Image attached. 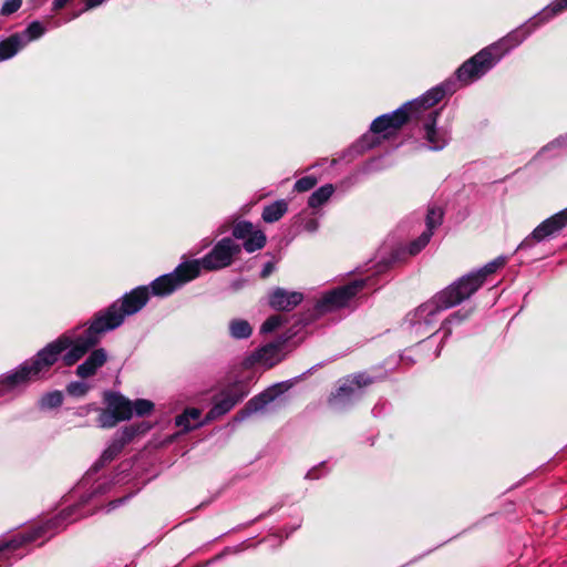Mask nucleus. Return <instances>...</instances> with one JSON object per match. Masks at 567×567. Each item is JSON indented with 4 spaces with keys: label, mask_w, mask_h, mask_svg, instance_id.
I'll return each instance as SVG.
<instances>
[{
    "label": "nucleus",
    "mask_w": 567,
    "mask_h": 567,
    "mask_svg": "<svg viewBox=\"0 0 567 567\" xmlns=\"http://www.w3.org/2000/svg\"><path fill=\"white\" fill-rule=\"evenodd\" d=\"M506 264L505 257H498L476 272L462 277L433 299L421 305L408 315V321L420 337L432 334L437 315L471 297L484 282L487 275L495 272Z\"/></svg>",
    "instance_id": "nucleus-1"
},
{
    "label": "nucleus",
    "mask_w": 567,
    "mask_h": 567,
    "mask_svg": "<svg viewBox=\"0 0 567 567\" xmlns=\"http://www.w3.org/2000/svg\"><path fill=\"white\" fill-rule=\"evenodd\" d=\"M241 251V246L231 238L219 240L212 251L200 260H190L181 264L173 272L164 275L151 285L156 296H166L193 280L199 275L200 268L206 270H218L233 264L234 258Z\"/></svg>",
    "instance_id": "nucleus-2"
},
{
    "label": "nucleus",
    "mask_w": 567,
    "mask_h": 567,
    "mask_svg": "<svg viewBox=\"0 0 567 567\" xmlns=\"http://www.w3.org/2000/svg\"><path fill=\"white\" fill-rule=\"evenodd\" d=\"M526 35L527 32L519 29L508 34L499 42L483 49L458 68V80L463 83L477 80L485 74L506 51L519 44Z\"/></svg>",
    "instance_id": "nucleus-3"
},
{
    "label": "nucleus",
    "mask_w": 567,
    "mask_h": 567,
    "mask_svg": "<svg viewBox=\"0 0 567 567\" xmlns=\"http://www.w3.org/2000/svg\"><path fill=\"white\" fill-rule=\"evenodd\" d=\"M60 344L61 342L54 343L39 351L32 360L22 363L16 371L0 377V396L43 378L55 361Z\"/></svg>",
    "instance_id": "nucleus-4"
},
{
    "label": "nucleus",
    "mask_w": 567,
    "mask_h": 567,
    "mask_svg": "<svg viewBox=\"0 0 567 567\" xmlns=\"http://www.w3.org/2000/svg\"><path fill=\"white\" fill-rule=\"evenodd\" d=\"M445 95V90L442 86L434 87L427 91L420 99L404 104L396 111L384 114L375 118L371 124V131L381 133L384 136L391 135L400 128L409 118L415 116L421 117L423 112L439 103Z\"/></svg>",
    "instance_id": "nucleus-5"
},
{
    "label": "nucleus",
    "mask_w": 567,
    "mask_h": 567,
    "mask_svg": "<svg viewBox=\"0 0 567 567\" xmlns=\"http://www.w3.org/2000/svg\"><path fill=\"white\" fill-rule=\"evenodd\" d=\"M121 326V318H115L111 323L102 324V318H95L91 326L84 330L81 334L74 338L70 336H62L55 341L49 343L43 350L48 349L54 343H60L61 349L58 351L55 361L50 368L58 361L61 353L69 349L70 350L62 357L63 363L68 367L73 365L79 361L92 347H94L101 339L102 334L109 330H113Z\"/></svg>",
    "instance_id": "nucleus-6"
},
{
    "label": "nucleus",
    "mask_w": 567,
    "mask_h": 567,
    "mask_svg": "<svg viewBox=\"0 0 567 567\" xmlns=\"http://www.w3.org/2000/svg\"><path fill=\"white\" fill-rule=\"evenodd\" d=\"M148 300L147 287H138L125 295L121 301L114 302L104 312H100L95 318H102V324H107L115 318H121V323L126 316L140 311Z\"/></svg>",
    "instance_id": "nucleus-7"
},
{
    "label": "nucleus",
    "mask_w": 567,
    "mask_h": 567,
    "mask_svg": "<svg viewBox=\"0 0 567 567\" xmlns=\"http://www.w3.org/2000/svg\"><path fill=\"white\" fill-rule=\"evenodd\" d=\"M364 286L365 280H355L327 292L317 303L318 311L324 313L346 307Z\"/></svg>",
    "instance_id": "nucleus-8"
},
{
    "label": "nucleus",
    "mask_w": 567,
    "mask_h": 567,
    "mask_svg": "<svg viewBox=\"0 0 567 567\" xmlns=\"http://www.w3.org/2000/svg\"><path fill=\"white\" fill-rule=\"evenodd\" d=\"M247 391L239 384H234L219 393L215 400L214 405L205 417V422L216 420L227 412H229L239 401L246 395Z\"/></svg>",
    "instance_id": "nucleus-9"
},
{
    "label": "nucleus",
    "mask_w": 567,
    "mask_h": 567,
    "mask_svg": "<svg viewBox=\"0 0 567 567\" xmlns=\"http://www.w3.org/2000/svg\"><path fill=\"white\" fill-rule=\"evenodd\" d=\"M567 225V208L561 212L555 214L554 216L544 220L540 225H538L530 236L525 238L518 248H527L532 246V241H542L547 237L554 235L559 231Z\"/></svg>",
    "instance_id": "nucleus-10"
},
{
    "label": "nucleus",
    "mask_w": 567,
    "mask_h": 567,
    "mask_svg": "<svg viewBox=\"0 0 567 567\" xmlns=\"http://www.w3.org/2000/svg\"><path fill=\"white\" fill-rule=\"evenodd\" d=\"M369 383L370 380L362 374L346 380L338 388L336 393L332 394V396L330 398V403L336 408L344 405L346 403L352 401L353 399L359 398L361 395V389Z\"/></svg>",
    "instance_id": "nucleus-11"
},
{
    "label": "nucleus",
    "mask_w": 567,
    "mask_h": 567,
    "mask_svg": "<svg viewBox=\"0 0 567 567\" xmlns=\"http://www.w3.org/2000/svg\"><path fill=\"white\" fill-rule=\"evenodd\" d=\"M280 385L278 384L267 389L259 395L250 399L248 403L245 405V408L237 413L235 420L243 421L252 413L262 411L267 404L272 402L276 399V396L280 394Z\"/></svg>",
    "instance_id": "nucleus-12"
},
{
    "label": "nucleus",
    "mask_w": 567,
    "mask_h": 567,
    "mask_svg": "<svg viewBox=\"0 0 567 567\" xmlns=\"http://www.w3.org/2000/svg\"><path fill=\"white\" fill-rule=\"evenodd\" d=\"M303 299L301 292L287 291L282 288H276L269 293V305L279 311H290L297 307Z\"/></svg>",
    "instance_id": "nucleus-13"
},
{
    "label": "nucleus",
    "mask_w": 567,
    "mask_h": 567,
    "mask_svg": "<svg viewBox=\"0 0 567 567\" xmlns=\"http://www.w3.org/2000/svg\"><path fill=\"white\" fill-rule=\"evenodd\" d=\"M437 116L439 111H431L427 114L424 123L425 140L427 141L430 148L433 151H440L444 148L449 142L447 133L445 131H437L435 128Z\"/></svg>",
    "instance_id": "nucleus-14"
},
{
    "label": "nucleus",
    "mask_w": 567,
    "mask_h": 567,
    "mask_svg": "<svg viewBox=\"0 0 567 567\" xmlns=\"http://www.w3.org/2000/svg\"><path fill=\"white\" fill-rule=\"evenodd\" d=\"M282 358L281 343H268L254 352L249 360L252 364L271 368L279 363Z\"/></svg>",
    "instance_id": "nucleus-15"
},
{
    "label": "nucleus",
    "mask_w": 567,
    "mask_h": 567,
    "mask_svg": "<svg viewBox=\"0 0 567 567\" xmlns=\"http://www.w3.org/2000/svg\"><path fill=\"white\" fill-rule=\"evenodd\" d=\"M138 432L140 426H126L121 433L116 434L111 444L104 450L101 460L103 462L112 461Z\"/></svg>",
    "instance_id": "nucleus-16"
},
{
    "label": "nucleus",
    "mask_w": 567,
    "mask_h": 567,
    "mask_svg": "<svg viewBox=\"0 0 567 567\" xmlns=\"http://www.w3.org/2000/svg\"><path fill=\"white\" fill-rule=\"evenodd\" d=\"M106 406L121 420H130L133 415V403L118 393L104 394Z\"/></svg>",
    "instance_id": "nucleus-17"
},
{
    "label": "nucleus",
    "mask_w": 567,
    "mask_h": 567,
    "mask_svg": "<svg viewBox=\"0 0 567 567\" xmlns=\"http://www.w3.org/2000/svg\"><path fill=\"white\" fill-rule=\"evenodd\" d=\"M107 359V354L104 349L94 350L89 358L78 367L76 374L81 378H89L101 368Z\"/></svg>",
    "instance_id": "nucleus-18"
},
{
    "label": "nucleus",
    "mask_w": 567,
    "mask_h": 567,
    "mask_svg": "<svg viewBox=\"0 0 567 567\" xmlns=\"http://www.w3.org/2000/svg\"><path fill=\"white\" fill-rule=\"evenodd\" d=\"M25 45L23 35L14 34L0 42V60H7L17 54Z\"/></svg>",
    "instance_id": "nucleus-19"
},
{
    "label": "nucleus",
    "mask_w": 567,
    "mask_h": 567,
    "mask_svg": "<svg viewBox=\"0 0 567 567\" xmlns=\"http://www.w3.org/2000/svg\"><path fill=\"white\" fill-rule=\"evenodd\" d=\"M199 417L200 410L195 408L186 409L183 414L176 417V425L184 431H190L204 423L199 421Z\"/></svg>",
    "instance_id": "nucleus-20"
},
{
    "label": "nucleus",
    "mask_w": 567,
    "mask_h": 567,
    "mask_svg": "<svg viewBox=\"0 0 567 567\" xmlns=\"http://www.w3.org/2000/svg\"><path fill=\"white\" fill-rule=\"evenodd\" d=\"M288 209V205L285 200H277L264 208L262 219L266 223H275L279 220Z\"/></svg>",
    "instance_id": "nucleus-21"
},
{
    "label": "nucleus",
    "mask_w": 567,
    "mask_h": 567,
    "mask_svg": "<svg viewBox=\"0 0 567 567\" xmlns=\"http://www.w3.org/2000/svg\"><path fill=\"white\" fill-rule=\"evenodd\" d=\"M229 332L235 339H245L251 334L252 328L249 322L244 319H234L229 322Z\"/></svg>",
    "instance_id": "nucleus-22"
},
{
    "label": "nucleus",
    "mask_w": 567,
    "mask_h": 567,
    "mask_svg": "<svg viewBox=\"0 0 567 567\" xmlns=\"http://www.w3.org/2000/svg\"><path fill=\"white\" fill-rule=\"evenodd\" d=\"M334 188L331 184H327L319 189H317L315 193L311 194L309 197L308 204L310 207L316 208L324 204L333 194Z\"/></svg>",
    "instance_id": "nucleus-23"
},
{
    "label": "nucleus",
    "mask_w": 567,
    "mask_h": 567,
    "mask_svg": "<svg viewBox=\"0 0 567 567\" xmlns=\"http://www.w3.org/2000/svg\"><path fill=\"white\" fill-rule=\"evenodd\" d=\"M266 244V236L260 230L255 228V230L245 239L244 248L248 252H254L256 250L261 249Z\"/></svg>",
    "instance_id": "nucleus-24"
},
{
    "label": "nucleus",
    "mask_w": 567,
    "mask_h": 567,
    "mask_svg": "<svg viewBox=\"0 0 567 567\" xmlns=\"http://www.w3.org/2000/svg\"><path fill=\"white\" fill-rule=\"evenodd\" d=\"M566 9H567V0H558L557 2H555L551 6H549L548 8H546L539 14L538 18H535L536 22H534V25L537 24L538 21L547 20Z\"/></svg>",
    "instance_id": "nucleus-25"
},
{
    "label": "nucleus",
    "mask_w": 567,
    "mask_h": 567,
    "mask_svg": "<svg viewBox=\"0 0 567 567\" xmlns=\"http://www.w3.org/2000/svg\"><path fill=\"white\" fill-rule=\"evenodd\" d=\"M443 212L440 207H431L426 215V230L433 234V229L442 223Z\"/></svg>",
    "instance_id": "nucleus-26"
},
{
    "label": "nucleus",
    "mask_w": 567,
    "mask_h": 567,
    "mask_svg": "<svg viewBox=\"0 0 567 567\" xmlns=\"http://www.w3.org/2000/svg\"><path fill=\"white\" fill-rule=\"evenodd\" d=\"M121 420L106 406V409L102 410L99 415V424L101 427H113Z\"/></svg>",
    "instance_id": "nucleus-27"
},
{
    "label": "nucleus",
    "mask_w": 567,
    "mask_h": 567,
    "mask_svg": "<svg viewBox=\"0 0 567 567\" xmlns=\"http://www.w3.org/2000/svg\"><path fill=\"white\" fill-rule=\"evenodd\" d=\"M255 226L249 221H239L233 229V235L237 239H246L254 230Z\"/></svg>",
    "instance_id": "nucleus-28"
},
{
    "label": "nucleus",
    "mask_w": 567,
    "mask_h": 567,
    "mask_svg": "<svg viewBox=\"0 0 567 567\" xmlns=\"http://www.w3.org/2000/svg\"><path fill=\"white\" fill-rule=\"evenodd\" d=\"M132 403H133V414L135 413L138 416L150 414L154 409L153 402H151L150 400H146V399H138Z\"/></svg>",
    "instance_id": "nucleus-29"
},
{
    "label": "nucleus",
    "mask_w": 567,
    "mask_h": 567,
    "mask_svg": "<svg viewBox=\"0 0 567 567\" xmlns=\"http://www.w3.org/2000/svg\"><path fill=\"white\" fill-rule=\"evenodd\" d=\"M44 33V28L40 22H32L27 30L21 34L24 37L25 44L29 41L40 38Z\"/></svg>",
    "instance_id": "nucleus-30"
},
{
    "label": "nucleus",
    "mask_w": 567,
    "mask_h": 567,
    "mask_svg": "<svg viewBox=\"0 0 567 567\" xmlns=\"http://www.w3.org/2000/svg\"><path fill=\"white\" fill-rule=\"evenodd\" d=\"M431 236V231H423L422 235L409 246L410 255H416L420 252L427 245Z\"/></svg>",
    "instance_id": "nucleus-31"
},
{
    "label": "nucleus",
    "mask_w": 567,
    "mask_h": 567,
    "mask_svg": "<svg viewBox=\"0 0 567 567\" xmlns=\"http://www.w3.org/2000/svg\"><path fill=\"white\" fill-rule=\"evenodd\" d=\"M62 393L60 391H54L42 396L41 405L43 408H56L62 403Z\"/></svg>",
    "instance_id": "nucleus-32"
},
{
    "label": "nucleus",
    "mask_w": 567,
    "mask_h": 567,
    "mask_svg": "<svg viewBox=\"0 0 567 567\" xmlns=\"http://www.w3.org/2000/svg\"><path fill=\"white\" fill-rule=\"evenodd\" d=\"M282 323V316L275 315L269 317L261 326V332L268 333L276 330Z\"/></svg>",
    "instance_id": "nucleus-33"
},
{
    "label": "nucleus",
    "mask_w": 567,
    "mask_h": 567,
    "mask_svg": "<svg viewBox=\"0 0 567 567\" xmlns=\"http://www.w3.org/2000/svg\"><path fill=\"white\" fill-rule=\"evenodd\" d=\"M89 390V385L82 381L71 382L66 391L73 396H83Z\"/></svg>",
    "instance_id": "nucleus-34"
},
{
    "label": "nucleus",
    "mask_w": 567,
    "mask_h": 567,
    "mask_svg": "<svg viewBox=\"0 0 567 567\" xmlns=\"http://www.w3.org/2000/svg\"><path fill=\"white\" fill-rule=\"evenodd\" d=\"M317 184V178L313 176H305L298 179L295 184V189L297 192H307L311 189Z\"/></svg>",
    "instance_id": "nucleus-35"
},
{
    "label": "nucleus",
    "mask_w": 567,
    "mask_h": 567,
    "mask_svg": "<svg viewBox=\"0 0 567 567\" xmlns=\"http://www.w3.org/2000/svg\"><path fill=\"white\" fill-rule=\"evenodd\" d=\"M22 4V0H7L1 9V13L4 16L16 12Z\"/></svg>",
    "instance_id": "nucleus-36"
},
{
    "label": "nucleus",
    "mask_w": 567,
    "mask_h": 567,
    "mask_svg": "<svg viewBox=\"0 0 567 567\" xmlns=\"http://www.w3.org/2000/svg\"><path fill=\"white\" fill-rule=\"evenodd\" d=\"M272 270H274V265L271 262H267L261 271V277L266 278L267 276H269L271 274Z\"/></svg>",
    "instance_id": "nucleus-37"
},
{
    "label": "nucleus",
    "mask_w": 567,
    "mask_h": 567,
    "mask_svg": "<svg viewBox=\"0 0 567 567\" xmlns=\"http://www.w3.org/2000/svg\"><path fill=\"white\" fill-rule=\"evenodd\" d=\"M104 0H86L85 10L93 9L100 6Z\"/></svg>",
    "instance_id": "nucleus-38"
},
{
    "label": "nucleus",
    "mask_w": 567,
    "mask_h": 567,
    "mask_svg": "<svg viewBox=\"0 0 567 567\" xmlns=\"http://www.w3.org/2000/svg\"><path fill=\"white\" fill-rule=\"evenodd\" d=\"M70 0H54L53 1V9L54 10H60L61 8H63Z\"/></svg>",
    "instance_id": "nucleus-39"
},
{
    "label": "nucleus",
    "mask_w": 567,
    "mask_h": 567,
    "mask_svg": "<svg viewBox=\"0 0 567 567\" xmlns=\"http://www.w3.org/2000/svg\"><path fill=\"white\" fill-rule=\"evenodd\" d=\"M318 227V224L316 220H310L306 224V229L309 231H315Z\"/></svg>",
    "instance_id": "nucleus-40"
},
{
    "label": "nucleus",
    "mask_w": 567,
    "mask_h": 567,
    "mask_svg": "<svg viewBox=\"0 0 567 567\" xmlns=\"http://www.w3.org/2000/svg\"><path fill=\"white\" fill-rule=\"evenodd\" d=\"M457 317H458V315H457V313H455V315H453V316H452L451 320H454V319H455V318H457Z\"/></svg>",
    "instance_id": "nucleus-41"
}]
</instances>
